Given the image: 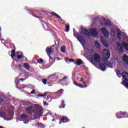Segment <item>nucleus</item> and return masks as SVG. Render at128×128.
<instances>
[{
    "instance_id": "e433bc0d",
    "label": "nucleus",
    "mask_w": 128,
    "mask_h": 128,
    "mask_svg": "<svg viewBox=\"0 0 128 128\" xmlns=\"http://www.w3.org/2000/svg\"><path fill=\"white\" fill-rule=\"evenodd\" d=\"M66 32H70V26L66 25Z\"/></svg>"
},
{
    "instance_id": "412c9836",
    "label": "nucleus",
    "mask_w": 128,
    "mask_h": 128,
    "mask_svg": "<svg viewBox=\"0 0 128 128\" xmlns=\"http://www.w3.org/2000/svg\"><path fill=\"white\" fill-rule=\"evenodd\" d=\"M76 64H77V66H80V64H82V60L80 59H78L76 60Z\"/></svg>"
},
{
    "instance_id": "79ce46f5",
    "label": "nucleus",
    "mask_w": 128,
    "mask_h": 128,
    "mask_svg": "<svg viewBox=\"0 0 128 128\" xmlns=\"http://www.w3.org/2000/svg\"><path fill=\"white\" fill-rule=\"evenodd\" d=\"M111 32L112 34H113V36H114V34H116V30H112Z\"/></svg>"
},
{
    "instance_id": "c756f323",
    "label": "nucleus",
    "mask_w": 128,
    "mask_h": 128,
    "mask_svg": "<svg viewBox=\"0 0 128 128\" xmlns=\"http://www.w3.org/2000/svg\"><path fill=\"white\" fill-rule=\"evenodd\" d=\"M46 100L48 102H52V98L50 96H47Z\"/></svg>"
},
{
    "instance_id": "0eeeda50",
    "label": "nucleus",
    "mask_w": 128,
    "mask_h": 128,
    "mask_svg": "<svg viewBox=\"0 0 128 128\" xmlns=\"http://www.w3.org/2000/svg\"><path fill=\"white\" fill-rule=\"evenodd\" d=\"M70 120L66 116H63L62 118L60 120L59 124H61L64 122H70Z\"/></svg>"
},
{
    "instance_id": "6e6552de",
    "label": "nucleus",
    "mask_w": 128,
    "mask_h": 128,
    "mask_svg": "<svg viewBox=\"0 0 128 128\" xmlns=\"http://www.w3.org/2000/svg\"><path fill=\"white\" fill-rule=\"evenodd\" d=\"M94 62H100V55L95 54L94 55Z\"/></svg>"
},
{
    "instance_id": "a211bd4d",
    "label": "nucleus",
    "mask_w": 128,
    "mask_h": 128,
    "mask_svg": "<svg viewBox=\"0 0 128 128\" xmlns=\"http://www.w3.org/2000/svg\"><path fill=\"white\" fill-rule=\"evenodd\" d=\"M104 24H105V26H112V23L110 22V21H108L106 18L104 20Z\"/></svg>"
},
{
    "instance_id": "72a5a7b5",
    "label": "nucleus",
    "mask_w": 128,
    "mask_h": 128,
    "mask_svg": "<svg viewBox=\"0 0 128 128\" xmlns=\"http://www.w3.org/2000/svg\"><path fill=\"white\" fill-rule=\"evenodd\" d=\"M84 38H82V35H79L78 37H77V39L78 40V42H80V40H82Z\"/></svg>"
},
{
    "instance_id": "603ef678",
    "label": "nucleus",
    "mask_w": 128,
    "mask_h": 128,
    "mask_svg": "<svg viewBox=\"0 0 128 128\" xmlns=\"http://www.w3.org/2000/svg\"><path fill=\"white\" fill-rule=\"evenodd\" d=\"M84 78H82L81 79H80V82H84Z\"/></svg>"
},
{
    "instance_id": "20e7f679",
    "label": "nucleus",
    "mask_w": 128,
    "mask_h": 128,
    "mask_svg": "<svg viewBox=\"0 0 128 128\" xmlns=\"http://www.w3.org/2000/svg\"><path fill=\"white\" fill-rule=\"evenodd\" d=\"M122 76L124 80L121 82L122 84L126 88H128V73L124 72H122Z\"/></svg>"
},
{
    "instance_id": "f257e3e1",
    "label": "nucleus",
    "mask_w": 128,
    "mask_h": 128,
    "mask_svg": "<svg viewBox=\"0 0 128 128\" xmlns=\"http://www.w3.org/2000/svg\"><path fill=\"white\" fill-rule=\"evenodd\" d=\"M26 110L29 114H32L36 112L34 114L36 118H40L44 114V108L38 104H32L28 106L26 108Z\"/></svg>"
},
{
    "instance_id": "39448f33",
    "label": "nucleus",
    "mask_w": 128,
    "mask_h": 128,
    "mask_svg": "<svg viewBox=\"0 0 128 128\" xmlns=\"http://www.w3.org/2000/svg\"><path fill=\"white\" fill-rule=\"evenodd\" d=\"M101 31H102V32H103V34L106 38H108V36H110V33H108V30L106 27H102L101 28Z\"/></svg>"
},
{
    "instance_id": "680f3d73",
    "label": "nucleus",
    "mask_w": 128,
    "mask_h": 128,
    "mask_svg": "<svg viewBox=\"0 0 128 128\" xmlns=\"http://www.w3.org/2000/svg\"><path fill=\"white\" fill-rule=\"evenodd\" d=\"M0 30H1V29H0Z\"/></svg>"
},
{
    "instance_id": "bb28decb",
    "label": "nucleus",
    "mask_w": 128,
    "mask_h": 128,
    "mask_svg": "<svg viewBox=\"0 0 128 128\" xmlns=\"http://www.w3.org/2000/svg\"><path fill=\"white\" fill-rule=\"evenodd\" d=\"M120 114L121 116H124V114H126V116H126V118H128V112L121 111V112H120Z\"/></svg>"
},
{
    "instance_id": "4c0bfd02",
    "label": "nucleus",
    "mask_w": 128,
    "mask_h": 128,
    "mask_svg": "<svg viewBox=\"0 0 128 128\" xmlns=\"http://www.w3.org/2000/svg\"><path fill=\"white\" fill-rule=\"evenodd\" d=\"M79 42H80V44H86V40H84V38L81 40Z\"/></svg>"
},
{
    "instance_id": "423d86ee",
    "label": "nucleus",
    "mask_w": 128,
    "mask_h": 128,
    "mask_svg": "<svg viewBox=\"0 0 128 128\" xmlns=\"http://www.w3.org/2000/svg\"><path fill=\"white\" fill-rule=\"evenodd\" d=\"M90 34H91L92 36L94 38H96V36H98V30L95 28H92L90 30Z\"/></svg>"
},
{
    "instance_id": "f704fd0d",
    "label": "nucleus",
    "mask_w": 128,
    "mask_h": 128,
    "mask_svg": "<svg viewBox=\"0 0 128 128\" xmlns=\"http://www.w3.org/2000/svg\"><path fill=\"white\" fill-rule=\"evenodd\" d=\"M95 44H96V47L98 48H100V43L98 42V41H96L95 42Z\"/></svg>"
},
{
    "instance_id": "473e14b6",
    "label": "nucleus",
    "mask_w": 128,
    "mask_h": 128,
    "mask_svg": "<svg viewBox=\"0 0 128 128\" xmlns=\"http://www.w3.org/2000/svg\"><path fill=\"white\" fill-rule=\"evenodd\" d=\"M102 44L104 46H106V47L108 46V44H106V41H104V40H102Z\"/></svg>"
},
{
    "instance_id": "4468645a",
    "label": "nucleus",
    "mask_w": 128,
    "mask_h": 128,
    "mask_svg": "<svg viewBox=\"0 0 128 128\" xmlns=\"http://www.w3.org/2000/svg\"><path fill=\"white\" fill-rule=\"evenodd\" d=\"M74 84L75 86H78V88H86V86H88V85H82V84H78V82H74Z\"/></svg>"
},
{
    "instance_id": "5701e85b",
    "label": "nucleus",
    "mask_w": 128,
    "mask_h": 128,
    "mask_svg": "<svg viewBox=\"0 0 128 128\" xmlns=\"http://www.w3.org/2000/svg\"><path fill=\"white\" fill-rule=\"evenodd\" d=\"M50 14H52V16H56L58 18H61L60 16H58L56 13L54 12H52L50 13Z\"/></svg>"
},
{
    "instance_id": "e2e57ef3",
    "label": "nucleus",
    "mask_w": 128,
    "mask_h": 128,
    "mask_svg": "<svg viewBox=\"0 0 128 128\" xmlns=\"http://www.w3.org/2000/svg\"><path fill=\"white\" fill-rule=\"evenodd\" d=\"M16 62H18V60H16Z\"/></svg>"
},
{
    "instance_id": "a18cd8bd",
    "label": "nucleus",
    "mask_w": 128,
    "mask_h": 128,
    "mask_svg": "<svg viewBox=\"0 0 128 128\" xmlns=\"http://www.w3.org/2000/svg\"><path fill=\"white\" fill-rule=\"evenodd\" d=\"M69 62H74V59H70Z\"/></svg>"
},
{
    "instance_id": "de8ad7c7",
    "label": "nucleus",
    "mask_w": 128,
    "mask_h": 128,
    "mask_svg": "<svg viewBox=\"0 0 128 128\" xmlns=\"http://www.w3.org/2000/svg\"><path fill=\"white\" fill-rule=\"evenodd\" d=\"M34 92H36V90H33L31 92V94H34Z\"/></svg>"
},
{
    "instance_id": "8fccbe9b",
    "label": "nucleus",
    "mask_w": 128,
    "mask_h": 128,
    "mask_svg": "<svg viewBox=\"0 0 128 128\" xmlns=\"http://www.w3.org/2000/svg\"><path fill=\"white\" fill-rule=\"evenodd\" d=\"M82 84H84V86H86V81L82 82Z\"/></svg>"
},
{
    "instance_id": "3c124183",
    "label": "nucleus",
    "mask_w": 128,
    "mask_h": 128,
    "mask_svg": "<svg viewBox=\"0 0 128 128\" xmlns=\"http://www.w3.org/2000/svg\"><path fill=\"white\" fill-rule=\"evenodd\" d=\"M0 114L1 116H4V112H0Z\"/></svg>"
},
{
    "instance_id": "dca6fc26",
    "label": "nucleus",
    "mask_w": 128,
    "mask_h": 128,
    "mask_svg": "<svg viewBox=\"0 0 128 128\" xmlns=\"http://www.w3.org/2000/svg\"><path fill=\"white\" fill-rule=\"evenodd\" d=\"M17 54V56L16 58L18 60H22V56H24V54H22V52H16Z\"/></svg>"
},
{
    "instance_id": "a878e982",
    "label": "nucleus",
    "mask_w": 128,
    "mask_h": 128,
    "mask_svg": "<svg viewBox=\"0 0 128 128\" xmlns=\"http://www.w3.org/2000/svg\"><path fill=\"white\" fill-rule=\"evenodd\" d=\"M116 73L118 78H120L122 76V74H120V70H116Z\"/></svg>"
},
{
    "instance_id": "2f4dec72",
    "label": "nucleus",
    "mask_w": 128,
    "mask_h": 128,
    "mask_svg": "<svg viewBox=\"0 0 128 128\" xmlns=\"http://www.w3.org/2000/svg\"><path fill=\"white\" fill-rule=\"evenodd\" d=\"M30 104H32V102H24V105L28 106H30Z\"/></svg>"
},
{
    "instance_id": "9b49d317",
    "label": "nucleus",
    "mask_w": 128,
    "mask_h": 128,
    "mask_svg": "<svg viewBox=\"0 0 128 128\" xmlns=\"http://www.w3.org/2000/svg\"><path fill=\"white\" fill-rule=\"evenodd\" d=\"M98 66L101 70H102L103 72H104V70H106V66L104 63H100L98 64Z\"/></svg>"
},
{
    "instance_id": "2eb2a0df",
    "label": "nucleus",
    "mask_w": 128,
    "mask_h": 128,
    "mask_svg": "<svg viewBox=\"0 0 128 128\" xmlns=\"http://www.w3.org/2000/svg\"><path fill=\"white\" fill-rule=\"evenodd\" d=\"M12 46L14 48V50H12L11 51V58H14L16 56V46H14V44H12Z\"/></svg>"
},
{
    "instance_id": "6ab92c4d",
    "label": "nucleus",
    "mask_w": 128,
    "mask_h": 128,
    "mask_svg": "<svg viewBox=\"0 0 128 128\" xmlns=\"http://www.w3.org/2000/svg\"><path fill=\"white\" fill-rule=\"evenodd\" d=\"M118 32L117 34V36L118 37V38H119V40H122V31H120V30H116V32Z\"/></svg>"
},
{
    "instance_id": "f8f14e48",
    "label": "nucleus",
    "mask_w": 128,
    "mask_h": 128,
    "mask_svg": "<svg viewBox=\"0 0 128 128\" xmlns=\"http://www.w3.org/2000/svg\"><path fill=\"white\" fill-rule=\"evenodd\" d=\"M46 52L47 54L50 56L51 54H54V53H52V50L51 48H46Z\"/></svg>"
},
{
    "instance_id": "5fc2aeb1",
    "label": "nucleus",
    "mask_w": 128,
    "mask_h": 128,
    "mask_svg": "<svg viewBox=\"0 0 128 128\" xmlns=\"http://www.w3.org/2000/svg\"><path fill=\"white\" fill-rule=\"evenodd\" d=\"M35 18H40V17L38 16H34Z\"/></svg>"
},
{
    "instance_id": "052dcab7",
    "label": "nucleus",
    "mask_w": 128,
    "mask_h": 128,
    "mask_svg": "<svg viewBox=\"0 0 128 128\" xmlns=\"http://www.w3.org/2000/svg\"><path fill=\"white\" fill-rule=\"evenodd\" d=\"M90 36L89 35V36H88V38H90Z\"/></svg>"
},
{
    "instance_id": "b1692460",
    "label": "nucleus",
    "mask_w": 128,
    "mask_h": 128,
    "mask_svg": "<svg viewBox=\"0 0 128 128\" xmlns=\"http://www.w3.org/2000/svg\"><path fill=\"white\" fill-rule=\"evenodd\" d=\"M46 94H48V92H45L44 94H38V96L45 98V96H46Z\"/></svg>"
},
{
    "instance_id": "393cba45",
    "label": "nucleus",
    "mask_w": 128,
    "mask_h": 128,
    "mask_svg": "<svg viewBox=\"0 0 128 128\" xmlns=\"http://www.w3.org/2000/svg\"><path fill=\"white\" fill-rule=\"evenodd\" d=\"M64 92V89H60L57 92H56V94H62Z\"/></svg>"
},
{
    "instance_id": "13d9d810",
    "label": "nucleus",
    "mask_w": 128,
    "mask_h": 128,
    "mask_svg": "<svg viewBox=\"0 0 128 128\" xmlns=\"http://www.w3.org/2000/svg\"><path fill=\"white\" fill-rule=\"evenodd\" d=\"M66 58V60H68V58Z\"/></svg>"
},
{
    "instance_id": "1a4fd4ad",
    "label": "nucleus",
    "mask_w": 128,
    "mask_h": 128,
    "mask_svg": "<svg viewBox=\"0 0 128 128\" xmlns=\"http://www.w3.org/2000/svg\"><path fill=\"white\" fill-rule=\"evenodd\" d=\"M6 96L4 94H0V106L4 102V100H6Z\"/></svg>"
},
{
    "instance_id": "9d476101",
    "label": "nucleus",
    "mask_w": 128,
    "mask_h": 128,
    "mask_svg": "<svg viewBox=\"0 0 128 128\" xmlns=\"http://www.w3.org/2000/svg\"><path fill=\"white\" fill-rule=\"evenodd\" d=\"M81 30L82 31L80 32V34H86V36H88V34H90L88 30L86 28H82Z\"/></svg>"
},
{
    "instance_id": "49530a36",
    "label": "nucleus",
    "mask_w": 128,
    "mask_h": 128,
    "mask_svg": "<svg viewBox=\"0 0 128 128\" xmlns=\"http://www.w3.org/2000/svg\"><path fill=\"white\" fill-rule=\"evenodd\" d=\"M37 126H42V123H37Z\"/></svg>"
},
{
    "instance_id": "aec40b11",
    "label": "nucleus",
    "mask_w": 128,
    "mask_h": 128,
    "mask_svg": "<svg viewBox=\"0 0 128 128\" xmlns=\"http://www.w3.org/2000/svg\"><path fill=\"white\" fill-rule=\"evenodd\" d=\"M66 104H64V100L61 102L60 105L59 106L60 108H64Z\"/></svg>"
},
{
    "instance_id": "7c9ffc66",
    "label": "nucleus",
    "mask_w": 128,
    "mask_h": 128,
    "mask_svg": "<svg viewBox=\"0 0 128 128\" xmlns=\"http://www.w3.org/2000/svg\"><path fill=\"white\" fill-rule=\"evenodd\" d=\"M116 118H122V116L120 112V113H117L116 114Z\"/></svg>"
},
{
    "instance_id": "7ed1b4c3",
    "label": "nucleus",
    "mask_w": 128,
    "mask_h": 128,
    "mask_svg": "<svg viewBox=\"0 0 128 128\" xmlns=\"http://www.w3.org/2000/svg\"><path fill=\"white\" fill-rule=\"evenodd\" d=\"M122 46H124L125 50H128V44L126 42H123L122 44H120V42H117V48L121 52H124V47H122Z\"/></svg>"
},
{
    "instance_id": "bf43d9fd",
    "label": "nucleus",
    "mask_w": 128,
    "mask_h": 128,
    "mask_svg": "<svg viewBox=\"0 0 128 128\" xmlns=\"http://www.w3.org/2000/svg\"><path fill=\"white\" fill-rule=\"evenodd\" d=\"M41 22H44V20H41Z\"/></svg>"
},
{
    "instance_id": "864d4df0",
    "label": "nucleus",
    "mask_w": 128,
    "mask_h": 128,
    "mask_svg": "<svg viewBox=\"0 0 128 128\" xmlns=\"http://www.w3.org/2000/svg\"><path fill=\"white\" fill-rule=\"evenodd\" d=\"M20 80H21V82H24V78H20Z\"/></svg>"
},
{
    "instance_id": "f3484780",
    "label": "nucleus",
    "mask_w": 128,
    "mask_h": 128,
    "mask_svg": "<svg viewBox=\"0 0 128 128\" xmlns=\"http://www.w3.org/2000/svg\"><path fill=\"white\" fill-rule=\"evenodd\" d=\"M122 60L124 62H126L127 64H128V56L126 54H124L122 56Z\"/></svg>"
},
{
    "instance_id": "6e6d98bb",
    "label": "nucleus",
    "mask_w": 128,
    "mask_h": 128,
    "mask_svg": "<svg viewBox=\"0 0 128 128\" xmlns=\"http://www.w3.org/2000/svg\"><path fill=\"white\" fill-rule=\"evenodd\" d=\"M91 62H92V64H94V60H92V58L91 59Z\"/></svg>"
},
{
    "instance_id": "c03bdc74",
    "label": "nucleus",
    "mask_w": 128,
    "mask_h": 128,
    "mask_svg": "<svg viewBox=\"0 0 128 128\" xmlns=\"http://www.w3.org/2000/svg\"><path fill=\"white\" fill-rule=\"evenodd\" d=\"M44 104L45 106H48V103H47L46 102H44Z\"/></svg>"
},
{
    "instance_id": "4be33fe9",
    "label": "nucleus",
    "mask_w": 128,
    "mask_h": 128,
    "mask_svg": "<svg viewBox=\"0 0 128 128\" xmlns=\"http://www.w3.org/2000/svg\"><path fill=\"white\" fill-rule=\"evenodd\" d=\"M24 68L26 70H30V64H28V63H24Z\"/></svg>"
},
{
    "instance_id": "f03ea898",
    "label": "nucleus",
    "mask_w": 128,
    "mask_h": 128,
    "mask_svg": "<svg viewBox=\"0 0 128 128\" xmlns=\"http://www.w3.org/2000/svg\"><path fill=\"white\" fill-rule=\"evenodd\" d=\"M104 52H103V56H104V58H105L106 61L104 62V64L108 66V68H112L113 66L112 65L114 64V63L112 62H110L108 60L110 58V52L106 49H103Z\"/></svg>"
},
{
    "instance_id": "cd10ccee",
    "label": "nucleus",
    "mask_w": 128,
    "mask_h": 128,
    "mask_svg": "<svg viewBox=\"0 0 128 128\" xmlns=\"http://www.w3.org/2000/svg\"><path fill=\"white\" fill-rule=\"evenodd\" d=\"M60 50L62 52H66V46H62L60 48Z\"/></svg>"
},
{
    "instance_id": "c85d7f7f",
    "label": "nucleus",
    "mask_w": 128,
    "mask_h": 128,
    "mask_svg": "<svg viewBox=\"0 0 128 128\" xmlns=\"http://www.w3.org/2000/svg\"><path fill=\"white\" fill-rule=\"evenodd\" d=\"M20 116L21 118H24V119L26 118H28V116L26 114H21Z\"/></svg>"
},
{
    "instance_id": "ea45409f",
    "label": "nucleus",
    "mask_w": 128,
    "mask_h": 128,
    "mask_svg": "<svg viewBox=\"0 0 128 128\" xmlns=\"http://www.w3.org/2000/svg\"><path fill=\"white\" fill-rule=\"evenodd\" d=\"M16 68H22V65L20 64H18L16 66Z\"/></svg>"
},
{
    "instance_id": "ddd939ff",
    "label": "nucleus",
    "mask_w": 128,
    "mask_h": 128,
    "mask_svg": "<svg viewBox=\"0 0 128 128\" xmlns=\"http://www.w3.org/2000/svg\"><path fill=\"white\" fill-rule=\"evenodd\" d=\"M51 50H52V52L53 53V54H58V47L56 46V45H53L51 47Z\"/></svg>"
},
{
    "instance_id": "c9c22d12",
    "label": "nucleus",
    "mask_w": 128,
    "mask_h": 128,
    "mask_svg": "<svg viewBox=\"0 0 128 128\" xmlns=\"http://www.w3.org/2000/svg\"><path fill=\"white\" fill-rule=\"evenodd\" d=\"M37 62H39V64H44V60H42V58L37 60Z\"/></svg>"
},
{
    "instance_id": "37998d69",
    "label": "nucleus",
    "mask_w": 128,
    "mask_h": 128,
    "mask_svg": "<svg viewBox=\"0 0 128 128\" xmlns=\"http://www.w3.org/2000/svg\"><path fill=\"white\" fill-rule=\"evenodd\" d=\"M66 78H68V77L64 76L62 80H60V82L64 81V80H66Z\"/></svg>"
},
{
    "instance_id": "09e8293b",
    "label": "nucleus",
    "mask_w": 128,
    "mask_h": 128,
    "mask_svg": "<svg viewBox=\"0 0 128 128\" xmlns=\"http://www.w3.org/2000/svg\"><path fill=\"white\" fill-rule=\"evenodd\" d=\"M56 76V74H53L50 75V78H52V76Z\"/></svg>"
},
{
    "instance_id": "58836bf2",
    "label": "nucleus",
    "mask_w": 128,
    "mask_h": 128,
    "mask_svg": "<svg viewBox=\"0 0 128 128\" xmlns=\"http://www.w3.org/2000/svg\"><path fill=\"white\" fill-rule=\"evenodd\" d=\"M42 82L44 84H46V82H48V80H46V79H42Z\"/></svg>"
},
{
    "instance_id": "a19ab883",
    "label": "nucleus",
    "mask_w": 128,
    "mask_h": 128,
    "mask_svg": "<svg viewBox=\"0 0 128 128\" xmlns=\"http://www.w3.org/2000/svg\"><path fill=\"white\" fill-rule=\"evenodd\" d=\"M79 34L78 33H77V34H76V33H74V36H75V38H78V36H79Z\"/></svg>"
},
{
    "instance_id": "4d7b16f0",
    "label": "nucleus",
    "mask_w": 128,
    "mask_h": 128,
    "mask_svg": "<svg viewBox=\"0 0 128 128\" xmlns=\"http://www.w3.org/2000/svg\"><path fill=\"white\" fill-rule=\"evenodd\" d=\"M84 68H86V70H88V68H86V66H84Z\"/></svg>"
}]
</instances>
